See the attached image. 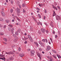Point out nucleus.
I'll list each match as a JSON object with an SVG mask.
<instances>
[{
    "mask_svg": "<svg viewBox=\"0 0 61 61\" xmlns=\"http://www.w3.org/2000/svg\"><path fill=\"white\" fill-rule=\"evenodd\" d=\"M51 49V47L49 46H48L47 47V48L46 49V51H48L49 50Z\"/></svg>",
    "mask_w": 61,
    "mask_h": 61,
    "instance_id": "f257e3e1",
    "label": "nucleus"
},
{
    "mask_svg": "<svg viewBox=\"0 0 61 61\" xmlns=\"http://www.w3.org/2000/svg\"><path fill=\"white\" fill-rule=\"evenodd\" d=\"M31 56H33L34 55V53H35V51L34 50H32L30 51Z\"/></svg>",
    "mask_w": 61,
    "mask_h": 61,
    "instance_id": "f03ea898",
    "label": "nucleus"
},
{
    "mask_svg": "<svg viewBox=\"0 0 61 61\" xmlns=\"http://www.w3.org/2000/svg\"><path fill=\"white\" fill-rule=\"evenodd\" d=\"M28 37H29V39H30V41L31 42H33V40L32 39V38L30 37V35H28Z\"/></svg>",
    "mask_w": 61,
    "mask_h": 61,
    "instance_id": "7ed1b4c3",
    "label": "nucleus"
},
{
    "mask_svg": "<svg viewBox=\"0 0 61 61\" xmlns=\"http://www.w3.org/2000/svg\"><path fill=\"white\" fill-rule=\"evenodd\" d=\"M47 57L48 59H50V60H49V61H54V60L52 58V57L50 58V57L49 56H48Z\"/></svg>",
    "mask_w": 61,
    "mask_h": 61,
    "instance_id": "20e7f679",
    "label": "nucleus"
},
{
    "mask_svg": "<svg viewBox=\"0 0 61 61\" xmlns=\"http://www.w3.org/2000/svg\"><path fill=\"white\" fill-rule=\"evenodd\" d=\"M41 30L42 32L43 33H44L46 31L45 29L43 28L41 29Z\"/></svg>",
    "mask_w": 61,
    "mask_h": 61,
    "instance_id": "39448f33",
    "label": "nucleus"
},
{
    "mask_svg": "<svg viewBox=\"0 0 61 61\" xmlns=\"http://www.w3.org/2000/svg\"><path fill=\"white\" fill-rule=\"evenodd\" d=\"M42 41L44 42H46H46L47 43L48 42V41L46 39H43L42 40Z\"/></svg>",
    "mask_w": 61,
    "mask_h": 61,
    "instance_id": "423d86ee",
    "label": "nucleus"
},
{
    "mask_svg": "<svg viewBox=\"0 0 61 61\" xmlns=\"http://www.w3.org/2000/svg\"><path fill=\"white\" fill-rule=\"evenodd\" d=\"M56 20H58L60 19V17L59 16H57L56 17Z\"/></svg>",
    "mask_w": 61,
    "mask_h": 61,
    "instance_id": "0eeeda50",
    "label": "nucleus"
},
{
    "mask_svg": "<svg viewBox=\"0 0 61 61\" xmlns=\"http://www.w3.org/2000/svg\"><path fill=\"white\" fill-rule=\"evenodd\" d=\"M17 10L18 12V13H17V14L18 15V16H19V13H20V11L19 9H18V8H17Z\"/></svg>",
    "mask_w": 61,
    "mask_h": 61,
    "instance_id": "6e6552de",
    "label": "nucleus"
},
{
    "mask_svg": "<svg viewBox=\"0 0 61 61\" xmlns=\"http://www.w3.org/2000/svg\"><path fill=\"white\" fill-rule=\"evenodd\" d=\"M24 56L25 54H19V56L21 57H22Z\"/></svg>",
    "mask_w": 61,
    "mask_h": 61,
    "instance_id": "1a4fd4ad",
    "label": "nucleus"
},
{
    "mask_svg": "<svg viewBox=\"0 0 61 61\" xmlns=\"http://www.w3.org/2000/svg\"><path fill=\"white\" fill-rule=\"evenodd\" d=\"M1 12L3 16H5V14L4 12L3 11H1Z\"/></svg>",
    "mask_w": 61,
    "mask_h": 61,
    "instance_id": "9d476101",
    "label": "nucleus"
},
{
    "mask_svg": "<svg viewBox=\"0 0 61 61\" xmlns=\"http://www.w3.org/2000/svg\"><path fill=\"white\" fill-rule=\"evenodd\" d=\"M28 39V38L25 37H24V38H22L23 40L25 41Z\"/></svg>",
    "mask_w": 61,
    "mask_h": 61,
    "instance_id": "9b49d317",
    "label": "nucleus"
},
{
    "mask_svg": "<svg viewBox=\"0 0 61 61\" xmlns=\"http://www.w3.org/2000/svg\"><path fill=\"white\" fill-rule=\"evenodd\" d=\"M52 7H53V8L54 9H55L57 10H58L57 8V7H55V6H54V5H53Z\"/></svg>",
    "mask_w": 61,
    "mask_h": 61,
    "instance_id": "f8f14e48",
    "label": "nucleus"
},
{
    "mask_svg": "<svg viewBox=\"0 0 61 61\" xmlns=\"http://www.w3.org/2000/svg\"><path fill=\"white\" fill-rule=\"evenodd\" d=\"M34 43V44L36 45L37 46H39L38 44L37 43V42H35Z\"/></svg>",
    "mask_w": 61,
    "mask_h": 61,
    "instance_id": "ddd939ff",
    "label": "nucleus"
},
{
    "mask_svg": "<svg viewBox=\"0 0 61 61\" xmlns=\"http://www.w3.org/2000/svg\"><path fill=\"white\" fill-rule=\"evenodd\" d=\"M56 14L55 13V11H53V16H56Z\"/></svg>",
    "mask_w": 61,
    "mask_h": 61,
    "instance_id": "4468645a",
    "label": "nucleus"
},
{
    "mask_svg": "<svg viewBox=\"0 0 61 61\" xmlns=\"http://www.w3.org/2000/svg\"><path fill=\"white\" fill-rule=\"evenodd\" d=\"M14 29L13 28H12L11 29V33L13 34L14 33Z\"/></svg>",
    "mask_w": 61,
    "mask_h": 61,
    "instance_id": "2eb2a0df",
    "label": "nucleus"
},
{
    "mask_svg": "<svg viewBox=\"0 0 61 61\" xmlns=\"http://www.w3.org/2000/svg\"><path fill=\"white\" fill-rule=\"evenodd\" d=\"M13 57H10L9 58V59L10 60H12L13 59Z\"/></svg>",
    "mask_w": 61,
    "mask_h": 61,
    "instance_id": "dca6fc26",
    "label": "nucleus"
},
{
    "mask_svg": "<svg viewBox=\"0 0 61 61\" xmlns=\"http://www.w3.org/2000/svg\"><path fill=\"white\" fill-rule=\"evenodd\" d=\"M56 55L59 59L60 58H61V56H60L58 54H57Z\"/></svg>",
    "mask_w": 61,
    "mask_h": 61,
    "instance_id": "f3484780",
    "label": "nucleus"
},
{
    "mask_svg": "<svg viewBox=\"0 0 61 61\" xmlns=\"http://www.w3.org/2000/svg\"><path fill=\"white\" fill-rule=\"evenodd\" d=\"M6 54H12V52H6Z\"/></svg>",
    "mask_w": 61,
    "mask_h": 61,
    "instance_id": "a211bd4d",
    "label": "nucleus"
},
{
    "mask_svg": "<svg viewBox=\"0 0 61 61\" xmlns=\"http://www.w3.org/2000/svg\"><path fill=\"white\" fill-rule=\"evenodd\" d=\"M53 22H51V23L50 25H51V26L52 27H53Z\"/></svg>",
    "mask_w": 61,
    "mask_h": 61,
    "instance_id": "6ab92c4d",
    "label": "nucleus"
},
{
    "mask_svg": "<svg viewBox=\"0 0 61 61\" xmlns=\"http://www.w3.org/2000/svg\"><path fill=\"white\" fill-rule=\"evenodd\" d=\"M15 18H17V20H18L19 21H20V20L18 18H17L16 16H15Z\"/></svg>",
    "mask_w": 61,
    "mask_h": 61,
    "instance_id": "aec40b11",
    "label": "nucleus"
},
{
    "mask_svg": "<svg viewBox=\"0 0 61 61\" xmlns=\"http://www.w3.org/2000/svg\"><path fill=\"white\" fill-rule=\"evenodd\" d=\"M2 59L4 61H5V58H0V60Z\"/></svg>",
    "mask_w": 61,
    "mask_h": 61,
    "instance_id": "412c9836",
    "label": "nucleus"
},
{
    "mask_svg": "<svg viewBox=\"0 0 61 61\" xmlns=\"http://www.w3.org/2000/svg\"><path fill=\"white\" fill-rule=\"evenodd\" d=\"M37 24H38V25H42V23L41 22H39L37 23Z\"/></svg>",
    "mask_w": 61,
    "mask_h": 61,
    "instance_id": "4be33fe9",
    "label": "nucleus"
},
{
    "mask_svg": "<svg viewBox=\"0 0 61 61\" xmlns=\"http://www.w3.org/2000/svg\"><path fill=\"white\" fill-rule=\"evenodd\" d=\"M37 55L39 57L41 56L40 54L39 53H37Z\"/></svg>",
    "mask_w": 61,
    "mask_h": 61,
    "instance_id": "5701e85b",
    "label": "nucleus"
},
{
    "mask_svg": "<svg viewBox=\"0 0 61 61\" xmlns=\"http://www.w3.org/2000/svg\"><path fill=\"white\" fill-rule=\"evenodd\" d=\"M4 35V33H0V35L1 36H3Z\"/></svg>",
    "mask_w": 61,
    "mask_h": 61,
    "instance_id": "b1692460",
    "label": "nucleus"
},
{
    "mask_svg": "<svg viewBox=\"0 0 61 61\" xmlns=\"http://www.w3.org/2000/svg\"><path fill=\"white\" fill-rule=\"evenodd\" d=\"M39 44L41 45L42 44V42L41 41H39Z\"/></svg>",
    "mask_w": 61,
    "mask_h": 61,
    "instance_id": "393cba45",
    "label": "nucleus"
},
{
    "mask_svg": "<svg viewBox=\"0 0 61 61\" xmlns=\"http://www.w3.org/2000/svg\"><path fill=\"white\" fill-rule=\"evenodd\" d=\"M15 34L17 36L18 35V33L17 31H16L15 32Z\"/></svg>",
    "mask_w": 61,
    "mask_h": 61,
    "instance_id": "a878e982",
    "label": "nucleus"
},
{
    "mask_svg": "<svg viewBox=\"0 0 61 61\" xmlns=\"http://www.w3.org/2000/svg\"><path fill=\"white\" fill-rule=\"evenodd\" d=\"M4 55H3L2 54H1L0 55V57H4Z\"/></svg>",
    "mask_w": 61,
    "mask_h": 61,
    "instance_id": "bb28decb",
    "label": "nucleus"
},
{
    "mask_svg": "<svg viewBox=\"0 0 61 61\" xmlns=\"http://www.w3.org/2000/svg\"><path fill=\"white\" fill-rule=\"evenodd\" d=\"M0 21H4V20L2 19L1 18H0Z\"/></svg>",
    "mask_w": 61,
    "mask_h": 61,
    "instance_id": "cd10ccee",
    "label": "nucleus"
},
{
    "mask_svg": "<svg viewBox=\"0 0 61 61\" xmlns=\"http://www.w3.org/2000/svg\"><path fill=\"white\" fill-rule=\"evenodd\" d=\"M6 21L7 23H9V22H10V20H6Z\"/></svg>",
    "mask_w": 61,
    "mask_h": 61,
    "instance_id": "c85d7f7f",
    "label": "nucleus"
},
{
    "mask_svg": "<svg viewBox=\"0 0 61 61\" xmlns=\"http://www.w3.org/2000/svg\"><path fill=\"white\" fill-rule=\"evenodd\" d=\"M50 40L51 41V43H53V39H52L51 38H50Z\"/></svg>",
    "mask_w": 61,
    "mask_h": 61,
    "instance_id": "c756f323",
    "label": "nucleus"
},
{
    "mask_svg": "<svg viewBox=\"0 0 61 61\" xmlns=\"http://www.w3.org/2000/svg\"><path fill=\"white\" fill-rule=\"evenodd\" d=\"M52 51L54 52L55 53H56V52L55 51H54L53 50H52Z\"/></svg>",
    "mask_w": 61,
    "mask_h": 61,
    "instance_id": "7c9ffc66",
    "label": "nucleus"
},
{
    "mask_svg": "<svg viewBox=\"0 0 61 61\" xmlns=\"http://www.w3.org/2000/svg\"><path fill=\"white\" fill-rule=\"evenodd\" d=\"M4 40H5V42H7V40L6 38H4Z\"/></svg>",
    "mask_w": 61,
    "mask_h": 61,
    "instance_id": "2f4dec72",
    "label": "nucleus"
},
{
    "mask_svg": "<svg viewBox=\"0 0 61 61\" xmlns=\"http://www.w3.org/2000/svg\"><path fill=\"white\" fill-rule=\"evenodd\" d=\"M8 26H9V27H12V25L11 24L9 25H8Z\"/></svg>",
    "mask_w": 61,
    "mask_h": 61,
    "instance_id": "473e14b6",
    "label": "nucleus"
},
{
    "mask_svg": "<svg viewBox=\"0 0 61 61\" xmlns=\"http://www.w3.org/2000/svg\"><path fill=\"white\" fill-rule=\"evenodd\" d=\"M38 5L40 7L42 6V5L41 4H39Z\"/></svg>",
    "mask_w": 61,
    "mask_h": 61,
    "instance_id": "72a5a7b5",
    "label": "nucleus"
},
{
    "mask_svg": "<svg viewBox=\"0 0 61 61\" xmlns=\"http://www.w3.org/2000/svg\"><path fill=\"white\" fill-rule=\"evenodd\" d=\"M38 16L39 18H41V16L40 14H38Z\"/></svg>",
    "mask_w": 61,
    "mask_h": 61,
    "instance_id": "f704fd0d",
    "label": "nucleus"
},
{
    "mask_svg": "<svg viewBox=\"0 0 61 61\" xmlns=\"http://www.w3.org/2000/svg\"><path fill=\"white\" fill-rule=\"evenodd\" d=\"M53 56L54 57L55 59L56 58V56L55 55H54Z\"/></svg>",
    "mask_w": 61,
    "mask_h": 61,
    "instance_id": "c9c22d12",
    "label": "nucleus"
},
{
    "mask_svg": "<svg viewBox=\"0 0 61 61\" xmlns=\"http://www.w3.org/2000/svg\"><path fill=\"white\" fill-rule=\"evenodd\" d=\"M22 6L23 7H24L25 6V5L23 3L22 4Z\"/></svg>",
    "mask_w": 61,
    "mask_h": 61,
    "instance_id": "e433bc0d",
    "label": "nucleus"
},
{
    "mask_svg": "<svg viewBox=\"0 0 61 61\" xmlns=\"http://www.w3.org/2000/svg\"><path fill=\"white\" fill-rule=\"evenodd\" d=\"M10 11L11 13H12L13 12V10L12 9H11Z\"/></svg>",
    "mask_w": 61,
    "mask_h": 61,
    "instance_id": "4c0bfd02",
    "label": "nucleus"
},
{
    "mask_svg": "<svg viewBox=\"0 0 61 61\" xmlns=\"http://www.w3.org/2000/svg\"><path fill=\"white\" fill-rule=\"evenodd\" d=\"M44 12H45V13H46L47 12V11H46V9H45V10H44Z\"/></svg>",
    "mask_w": 61,
    "mask_h": 61,
    "instance_id": "58836bf2",
    "label": "nucleus"
},
{
    "mask_svg": "<svg viewBox=\"0 0 61 61\" xmlns=\"http://www.w3.org/2000/svg\"><path fill=\"white\" fill-rule=\"evenodd\" d=\"M17 41V40L16 39H14V42H16Z\"/></svg>",
    "mask_w": 61,
    "mask_h": 61,
    "instance_id": "ea45409f",
    "label": "nucleus"
},
{
    "mask_svg": "<svg viewBox=\"0 0 61 61\" xmlns=\"http://www.w3.org/2000/svg\"><path fill=\"white\" fill-rule=\"evenodd\" d=\"M8 30H9V31H10L11 30V29L10 28H8Z\"/></svg>",
    "mask_w": 61,
    "mask_h": 61,
    "instance_id": "a19ab883",
    "label": "nucleus"
},
{
    "mask_svg": "<svg viewBox=\"0 0 61 61\" xmlns=\"http://www.w3.org/2000/svg\"><path fill=\"white\" fill-rule=\"evenodd\" d=\"M27 43V42L26 41H25L24 42V43L25 44H26Z\"/></svg>",
    "mask_w": 61,
    "mask_h": 61,
    "instance_id": "79ce46f5",
    "label": "nucleus"
},
{
    "mask_svg": "<svg viewBox=\"0 0 61 61\" xmlns=\"http://www.w3.org/2000/svg\"><path fill=\"white\" fill-rule=\"evenodd\" d=\"M32 17L33 18V19H34V20H35V18L34 16H32Z\"/></svg>",
    "mask_w": 61,
    "mask_h": 61,
    "instance_id": "37998d69",
    "label": "nucleus"
},
{
    "mask_svg": "<svg viewBox=\"0 0 61 61\" xmlns=\"http://www.w3.org/2000/svg\"><path fill=\"white\" fill-rule=\"evenodd\" d=\"M40 9H39V8H37V10H40Z\"/></svg>",
    "mask_w": 61,
    "mask_h": 61,
    "instance_id": "c03bdc74",
    "label": "nucleus"
},
{
    "mask_svg": "<svg viewBox=\"0 0 61 61\" xmlns=\"http://www.w3.org/2000/svg\"><path fill=\"white\" fill-rule=\"evenodd\" d=\"M19 6L20 8L21 7V6L20 5H19Z\"/></svg>",
    "mask_w": 61,
    "mask_h": 61,
    "instance_id": "a18cd8bd",
    "label": "nucleus"
},
{
    "mask_svg": "<svg viewBox=\"0 0 61 61\" xmlns=\"http://www.w3.org/2000/svg\"><path fill=\"white\" fill-rule=\"evenodd\" d=\"M57 8H58L60 10V8L59 6H57Z\"/></svg>",
    "mask_w": 61,
    "mask_h": 61,
    "instance_id": "49530a36",
    "label": "nucleus"
},
{
    "mask_svg": "<svg viewBox=\"0 0 61 61\" xmlns=\"http://www.w3.org/2000/svg\"><path fill=\"white\" fill-rule=\"evenodd\" d=\"M13 0H11V3L12 4H13Z\"/></svg>",
    "mask_w": 61,
    "mask_h": 61,
    "instance_id": "de8ad7c7",
    "label": "nucleus"
},
{
    "mask_svg": "<svg viewBox=\"0 0 61 61\" xmlns=\"http://www.w3.org/2000/svg\"><path fill=\"white\" fill-rule=\"evenodd\" d=\"M14 21H15V19H13L12 20V22H14Z\"/></svg>",
    "mask_w": 61,
    "mask_h": 61,
    "instance_id": "09e8293b",
    "label": "nucleus"
},
{
    "mask_svg": "<svg viewBox=\"0 0 61 61\" xmlns=\"http://www.w3.org/2000/svg\"><path fill=\"white\" fill-rule=\"evenodd\" d=\"M30 30H31V31H33V28H30Z\"/></svg>",
    "mask_w": 61,
    "mask_h": 61,
    "instance_id": "8fccbe9b",
    "label": "nucleus"
},
{
    "mask_svg": "<svg viewBox=\"0 0 61 61\" xmlns=\"http://www.w3.org/2000/svg\"><path fill=\"white\" fill-rule=\"evenodd\" d=\"M6 26L5 25L4 26V29L6 28Z\"/></svg>",
    "mask_w": 61,
    "mask_h": 61,
    "instance_id": "3c124183",
    "label": "nucleus"
},
{
    "mask_svg": "<svg viewBox=\"0 0 61 61\" xmlns=\"http://www.w3.org/2000/svg\"><path fill=\"white\" fill-rule=\"evenodd\" d=\"M21 50L20 48V47H19V49H18V50L19 51H20Z\"/></svg>",
    "mask_w": 61,
    "mask_h": 61,
    "instance_id": "603ef678",
    "label": "nucleus"
},
{
    "mask_svg": "<svg viewBox=\"0 0 61 61\" xmlns=\"http://www.w3.org/2000/svg\"><path fill=\"white\" fill-rule=\"evenodd\" d=\"M46 18V16H44V20H45Z\"/></svg>",
    "mask_w": 61,
    "mask_h": 61,
    "instance_id": "864d4df0",
    "label": "nucleus"
},
{
    "mask_svg": "<svg viewBox=\"0 0 61 61\" xmlns=\"http://www.w3.org/2000/svg\"><path fill=\"white\" fill-rule=\"evenodd\" d=\"M46 33H47V34L48 33V30H46Z\"/></svg>",
    "mask_w": 61,
    "mask_h": 61,
    "instance_id": "5fc2aeb1",
    "label": "nucleus"
},
{
    "mask_svg": "<svg viewBox=\"0 0 61 61\" xmlns=\"http://www.w3.org/2000/svg\"><path fill=\"white\" fill-rule=\"evenodd\" d=\"M23 13H25V10L24 9L23 10Z\"/></svg>",
    "mask_w": 61,
    "mask_h": 61,
    "instance_id": "6e6d98bb",
    "label": "nucleus"
},
{
    "mask_svg": "<svg viewBox=\"0 0 61 61\" xmlns=\"http://www.w3.org/2000/svg\"><path fill=\"white\" fill-rule=\"evenodd\" d=\"M53 34H55V32L54 30H53Z\"/></svg>",
    "mask_w": 61,
    "mask_h": 61,
    "instance_id": "4d7b16f0",
    "label": "nucleus"
},
{
    "mask_svg": "<svg viewBox=\"0 0 61 61\" xmlns=\"http://www.w3.org/2000/svg\"><path fill=\"white\" fill-rule=\"evenodd\" d=\"M2 54L4 53H5V51H2Z\"/></svg>",
    "mask_w": 61,
    "mask_h": 61,
    "instance_id": "13d9d810",
    "label": "nucleus"
},
{
    "mask_svg": "<svg viewBox=\"0 0 61 61\" xmlns=\"http://www.w3.org/2000/svg\"><path fill=\"white\" fill-rule=\"evenodd\" d=\"M57 36L56 35L55 36V37L56 38H57Z\"/></svg>",
    "mask_w": 61,
    "mask_h": 61,
    "instance_id": "bf43d9fd",
    "label": "nucleus"
},
{
    "mask_svg": "<svg viewBox=\"0 0 61 61\" xmlns=\"http://www.w3.org/2000/svg\"><path fill=\"white\" fill-rule=\"evenodd\" d=\"M3 44H6V43H5V42H4L3 43Z\"/></svg>",
    "mask_w": 61,
    "mask_h": 61,
    "instance_id": "052dcab7",
    "label": "nucleus"
},
{
    "mask_svg": "<svg viewBox=\"0 0 61 61\" xmlns=\"http://www.w3.org/2000/svg\"><path fill=\"white\" fill-rule=\"evenodd\" d=\"M39 57V58L41 60V56H40Z\"/></svg>",
    "mask_w": 61,
    "mask_h": 61,
    "instance_id": "680f3d73",
    "label": "nucleus"
},
{
    "mask_svg": "<svg viewBox=\"0 0 61 61\" xmlns=\"http://www.w3.org/2000/svg\"><path fill=\"white\" fill-rule=\"evenodd\" d=\"M4 4H5V5H7V3H6L5 2V3H4Z\"/></svg>",
    "mask_w": 61,
    "mask_h": 61,
    "instance_id": "e2e57ef3",
    "label": "nucleus"
},
{
    "mask_svg": "<svg viewBox=\"0 0 61 61\" xmlns=\"http://www.w3.org/2000/svg\"><path fill=\"white\" fill-rule=\"evenodd\" d=\"M30 49H28V51H30Z\"/></svg>",
    "mask_w": 61,
    "mask_h": 61,
    "instance_id": "0e129e2a",
    "label": "nucleus"
},
{
    "mask_svg": "<svg viewBox=\"0 0 61 61\" xmlns=\"http://www.w3.org/2000/svg\"><path fill=\"white\" fill-rule=\"evenodd\" d=\"M1 10L2 11H4V8H2V9Z\"/></svg>",
    "mask_w": 61,
    "mask_h": 61,
    "instance_id": "69168bd1",
    "label": "nucleus"
},
{
    "mask_svg": "<svg viewBox=\"0 0 61 61\" xmlns=\"http://www.w3.org/2000/svg\"><path fill=\"white\" fill-rule=\"evenodd\" d=\"M2 26L1 25H0V27H2Z\"/></svg>",
    "mask_w": 61,
    "mask_h": 61,
    "instance_id": "338daca9",
    "label": "nucleus"
},
{
    "mask_svg": "<svg viewBox=\"0 0 61 61\" xmlns=\"http://www.w3.org/2000/svg\"><path fill=\"white\" fill-rule=\"evenodd\" d=\"M16 24L17 25H19V24L18 23H16Z\"/></svg>",
    "mask_w": 61,
    "mask_h": 61,
    "instance_id": "774afa93",
    "label": "nucleus"
}]
</instances>
